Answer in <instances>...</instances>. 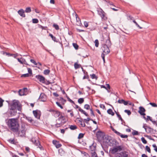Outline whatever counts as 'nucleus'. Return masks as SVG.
Instances as JSON below:
<instances>
[{
    "label": "nucleus",
    "mask_w": 157,
    "mask_h": 157,
    "mask_svg": "<svg viewBox=\"0 0 157 157\" xmlns=\"http://www.w3.org/2000/svg\"><path fill=\"white\" fill-rule=\"evenodd\" d=\"M109 47L106 46V45L102 44L101 47L103 53H105V54L107 55L110 52V50L109 49Z\"/></svg>",
    "instance_id": "7"
},
{
    "label": "nucleus",
    "mask_w": 157,
    "mask_h": 157,
    "mask_svg": "<svg viewBox=\"0 0 157 157\" xmlns=\"http://www.w3.org/2000/svg\"><path fill=\"white\" fill-rule=\"evenodd\" d=\"M143 118L147 122V121L149 120L150 121H151V120L152 119V118L149 116H147V118H146V117L145 116H143Z\"/></svg>",
    "instance_id": "27"
},
{
    "label": "nucleus",
    "mask_w": 157,
    "mask_h": 157,
    "mask_svg": "<svg viewBox=\"0 0 157 157\" xmlns=\"http://www.w3.org/2000/svg\"><path fill=\"white\" fill-rule=\"evenodd\" d=\"M111 138H112V137L111 136L107 135H105L102 141H103V143L105 142V143L108 144L109 141H111Z\"/></svg>",
    "instance_id": "8"
},
{
    "label": "nucleus",
    "mask_w": 157,
    "mask_h": 157,
    "mask_svg": "<svg viewBox=\"0 0 157 157\" xmlns=\"http://www.w3.org/2000/svg\"><path fill=\"white\" fill-rule=\"evenodd\" d=\"M74 67L75 69H77L78 68V64L77 62H76L74 64Z\"/></svg>",
    "instance_id": "63"
},
{
    "label": "nucleus",
    "mask_w": 157,
    "mask_h": 157,
    "mask_svg": "<svg viewBox=\"0 0 157 157\" xmlns=\"http://www.w3.org/2000/svg\"><path fill=\"white\" fill-rule=\"evenodd\" d=\"M117 117L118 118L119 120H120L121 121V124H123L124 126H126L128 127V125H126L125 124V121H124V120L122 118L121 115L120 114H117Z\"/></svg>",
    "instance_id": "21"
},
{
    "label": "nucleus",
    "mask_w": 157,
    "mask_h": 157,
    "mask_svg": "<svg viewBox=\"0 0 157 157\" xmlns=\"http://www.w3.org/2000/svg\"><path fill=\"white\" fill-rule=\"evenodd\" d=\"M90 150L91 152H96V145H94V143H93V144L90 146Z\"/></svg>",
    "instance_id": "20"
},
{
    "label": "nucleus",
    "mask_w": 157,
    "mask_h": 157,
    "mask_svg": "<svg viewBox=\"0 0 157 157\" xmlns=\"http://www.w3.org/2000/svg\"><path fill=\"white\" fill-rule=\"evenodd\" d=\"M94 43L95 44V46L96 47H98V45H99V42H98V40L97 39H96V40H95Z\"/></svg>",
    "instance_id": "46"
},
{
    "label": "nucleus",
    "mask_w": 157,
    "mask_h": 157,
    "mask_svg": "<svg viewBox=\"0 0 157 157\" xmlns=\"http://www.w3.org/2000/svg\"><path fill=\"white\" fill-rule=\"evenodd\" d=\"M32 22L33 23L36 24L38 23L39 21L37 19L33 18L32 19Z\"/></svg>",
    "instance_id": "43"
},
{
    "label": "nucleus",
    "mask_w": 157,
    "mask_h": 157,
    "mask_svg": "<svg viewBox=\"0 0 157 157\" xmlns=\"http://www.w3.org/2000/svg\"><path fill=\"white\" fill-rule=\"evenodd\" d=\"M84 108L87 110L90 109V106L88 104H85L84 106Z\"/></svg>",
    "instance_id": "52"
},
{
    "label": "nucleus",
    "mask_w": 157,
    "mask_h": 157,
    "mask_svg": "<svg viewBox=\"0 0 157 157\" xmlns=\"http://www.w3.org/2000/svg\"><path fill=\"white\" fill-rule=\"evenodd\" d=\"M111 128L112 130L116 134L118 133V132L116 130H115L112 126H111Z\"/></svg>",
    "instance_id": "58"
},
{
    "label": "nucleus",
    "mask_w": 157,
    "mask_h": 157,
    "mask_svg": "<svg viewBox=\"0 0 157 157\" xmlns=\"http://www.w3.org/2000/svg\"><path fill=\"white\" fill-rule=\"evenodd\" d=\"M70 128L72 130H74L77 128V127L75 125H71L70 127Z\"/></svg>",
    "instance_id": "41"
},
{
    "label": "nucleus",
    "mask_w": 157,
    "mask_h": 157,
    "mask_svg": "<svg viewBox=\"0 0 157 157\" xmlns=\"http://www.w3.org/2000/svg\"><path fill=\"white\" fill-rule=\"evenodd\" d=\"M39 99L41 101H46L45 95L43 93H41Z\"/></svg>",
    "instance_id": "18"
},
{
    "label": "nucleus",
    "mask_w": 157,
    "mask_h": 157,
    "mask_svg": "<svg viewBox=\"0 0 157 157\" xmlns=\"http://www.w3.org/2000/svg\"><path fill=\"white\" fill-rule=\"evenodd\" d=\"M117 135L120 136L122 138H127L128 137V136L127 135L123 134L119 132H118Z\"/></svg>",
    "instance_id": "23"
},
{
    "label": "nucleus",
    "mask_w": 157,
    "mask_h": 157,
    "mask_svg": "<svg viewBox=\"0 0 157 157\" xmlns=\"http://www.w3.org/2000/svg\"><path fill=\"white\" fill-rule=\"evenodd\" d=\"M141 140L142 141V142L144 144H146L147 143V141H146V140L145 139L144 137H142L141 138Z\"/></svg>",
    "instance_id": "49"
},
{
    "label": "nucleus",
    "mask_w": 157,
    "mask_h": 157,
    "mask_svg": "<svg viewBox=\"0 0 157 157\" xmlns=\"http://www.w3.org/2000/svg\"><path fill=\"white\" fill-rule=\"evenodd\" d=\"M128 155L127 154L125 151H124L117 154L115 157H127Z\"/></svg>",
    "instance_id": "12"
},
{
    "label": "nucleus",
    "mask_w": 157,
    "mask_h": 157,
    "mask_svg": "<svg viewBox=\"0 0 157 157\" xmlns=\"http://www.w3.org/2000/svg\"><path fill=\"white\" fill-rule=\"evenodd\" d=\"M106 13L105 12L100 17H101V20L102 21H106L107 19V17L106 16Z\"/></svg>",
    "instance_id": "22"
},
{
    "label": "nucleus",
    "mask_w": 157,
    "mask_h": 157,
    "mask_svg": "<svg viewBox=\"0 0 157 157\" xmlns=\"http://www.w3.org/2000/svg\"><path fill=\"white\" fill-rule=\"evenodd\" d=\"M73 45L74 48H75V49L76 50H77L78 49V46L76 43H73Z\"/></svg>",
    "instance_id": "47"
},
{
    "label": "nucleus",
    "mask_w": 157,
    "mask_h": 157,
    "mask_svg": "<svg viewBox=\"0 0 157 157\" xmlns=\"http://www.w3.org/2000/svg\"><path fill=\"white\" fill-rule=\"evenodd\" d=\"M8 141L11 144H15V140L14 139H10L8 140Z\"/></svg>",
    "instance_id": "45"
},
{
    "label": "nucleus",
    "mask_w": 157,
    "mask_h": 157,
    "mask_svg": "<svg viewBox=\"0 0 157 157\" xmlns=\"http://www.w3.org/2000/svg\"><path fill=\"white\" fill-rule=\"evenodd\" d=\"M10 108L14 109H17V107H18V110H20L21 107L19 104V101H18L14 100L13 101V103L10 105Z\"/></svg>",
    "instance_id": "5"
},
{
    "label": "nucleus",
    "mask_w": 157,
    "mask_h": 157,
    "mask_svg": "<svg viewBox=\"0 0 157 157\" xmlns=\"http://www.w3.org/2000/svg\"><path fill=\"white\" fill-rule=\"evenodd\" d=\"M85 133H79V139L83 137Z\"/></svg>",
    "instance_id": "64"
},
{
    "label": "nucleus",
    "mask_w": 157,
    "mask_h": 157,
    "mask_svg": "<svg viewBox=\"0 0 157 157\" xmlns=\"http://www.w3.org/2000/svg\"><path fill=\"white\" fill-rule=\"evenodd\" d=\"M98 14L100 16L104 13L105 12L102 9L100 8L98 10Z\"/></svg>",
    "instance_id": "24"
},
{
    "label": "nucleus",
    "mask_w": 157,
    "mask_h": 157,
    "mask_svg": "<svg viewBox=\"0 0 157 157\" xmlns=\"http://www.w3.org/2000/svg\"><path fill=\"white\" fill-rule=\"evenodd\" d=\"M53 27L56 30H58L59 29V26L57 24H54L53 25Z\"/></svg>",
    "instance_id": "48"
},
{
    "label": "nucleus",
    "mask_w": 157,
    "mask_h": 157,
    "mask_svg": "<svg viewBox=\"0 0 157 157\" xmlns=\"http://www.w3.org/2000/svg\"><path fill=\"white\" fill-rule=\"evenodd\" d=\"M122 150V148L121 146L115 147L112 150L111 153L114 154L117 152L118 151H121Z\"/></svg>",
    "instance_id": "9"
},
{
    "label": "nucleus",
    "mask_w": 157,
    "mask_h": 157,
    "mask_svg": "<svg viewBox=\"0 0 157 157\" xmlns=\"http://www.w3.org/2000/svg\"><path fill=\"white\" fill-rule=\"evenodd\" d=\"M124 112L126 113L128 115H131V113L130 110L125 109L124 110Z\"/></svg>",
    "instance_id": "50"
},
{
    "label": "nucleus",
    "mask_w": 157,
    "mask_h": 157,
    "mask_svg": "<svg viewBox=\"0 0 157 157\" xmlns=\"http://www.w3.org/2000/svg\"><path fill=\"white\" fill-rule=\"evenodd\" d=\"M52 143L55 146L56 148H59L62 146V145L59 143V141L56 140H53L52 141Z\"/></svg>",
    "instance_id": "14"
},
{
    "label": "nucleus",
    "mask_w": 157,
    "mask_h": 157,
    "mask_svg": "<svg viewBox=\"0 0 157 157\" xmlns=\"http://www.w3.org/2000/svg\"><path fill=\"white\" fill-rule=\"evenodd\" d=\"M25 118L26 120H27L30 123H32L33 121V120L32 119L31 117H25Z\"/></svg>",
    "instance_id": "36"
},
{
    "label": "nucleus",
    "mask_w": 157,
    "mask_h": 157,
    "mask_svg": "<svg viewBox=\"0 0 157 157\" xmlns=\"http://www.w3.org/2000/svg\"><path fill=\"white\" fill-rule=\"evenodd\" d=\"M106 2L108 3L109 5L110 6H114L115 7H116L117 8H118V7L116 6H115L114 5L113 3L111 1H106Z\"/></svg>",
    "instance_id": "38"
},
{
    "label": "nucleus",
    "mask_w": 157,
    "mask_h": 157,
    "mask_svg": "<svg viewBox=\"0 0 157 157\" xmlns=\"http://www.w3.org/2000/svg\"><path fill=\"white\" fill-rule=\"evenodd\" d=\"M6 123L9 128L12 132H17L18 131L20 126L17 118L10 119Z\"/></svg>",
    "instance_id": "1"
},
{
    "label": "nucleus",
    "mask_w": 157,
    "mask_h": 157,
    "mask_svg": "<svg viewBox=\"0 0 157 157\" xmlns=\"http://www.w3.org/2000/svg\"><path fill=\"white\" fill-rule=\"evenodd\" d=\"M18 13L21 17H25V11L23 9H21L18 11Z\"/></svg>",
    "instance_id": "16"
},
{
    "label": "nucleus",
    "mask_w": 157,
    "mask_h": 157,
    "mask_svg": "<svg viewBox=\"0 0 157 157\" xmlns=\"http://www.w3.org/2000/svg\"><path fill=\"white\" fill-rule=\"evenodd\" d=\"M88 29L90 31H92L95 30L96 28L95 26L89 27Z\"/></svg>",
    "instance_id": "53"
},
{
    "label": "nucleus",
    "mask_w": 157,
    "mask_h": 157,
    "mask_svg": "<svg viewBox=\"0 0 157 157\" xmlns=\"http://www.w3.org/2000/svg\"><path fill=\"white\" fill-rule=\"evenodd\" d=\"M149 104L153 107H156L157 106V104L155 103L154 102H150L149 103Z\"/></svg>",
    "instance_id": "59"
},
{
    "label": "nucleus",
    "mask_w": 157,
    "mask_h": 157,
    "mask_svg": "<svg viewBox=\"0 0 157 157\" xmlns=\"http://www.w3.org/2000/svg\"><path fill=\"white\" fill-rule=\"evenodd\" d=\"M32 140L34 144L36 146H38V145L40 146V144L38 140H34V141L33 140Z\"/></svg>",
    "instance_id": "30"
},
{
    "label": "nucleus",
    "mask_w": 157,
    "mask_h": 157,
    "mask_svg": "<svg viewBox=\"0 0 157 157\" xmlns=\"http://www.w3.org/2000/svg\"><path fill=\"white\" fill-rule=\"evenodd\" d=\"M143 128L145 129L146 132L147 133L155 134L157 132L156 130H154L150 126H147L146 124H143Z\"/></svg>",
    "instance_id": "3"
},
{
    "label": "nucleus",
    "mask_w": 157,
    "mask_h": 157,
    "mask_svg": "<svg viewBox=\"0 0 157 157\" xmlns=\"http://www.w3.org/2000/svg\"><path fill=\"white\" fill-rule=\"evenodd\" d=\"M132 134L133 136L138 135H139V134L137 131L134 130L132 132Z\"/></svg>",
    "instance_id": "35"
},
{
    "label": "nucleus",
    "mask_w": 157,
    "mask_h": 157,
    "mask_svg": "<svg viewBox=\"0 0 157 157\" xmlns=\"http://www.w3.org/2000/svg\"><path fill=\"white\" fill-rule=\"evenodd\" d=\"M58 152L59 155L61 156L63 155L64 153V151L62 149H59L58 150Z\"/></svg>",
    "instance_id": "33"
},
{
    "label": "nucleus",
    "mask_w": 157,
    "mask_h": 157,
    "mask_svg": "<svg viewBox=\"0 0 157 157\" xmlns=\"http://www.w3.org/2000/svg\"><path fill=\"white\" fill-rule=\"evenodd\" d=\"M84 155V156H86V157H90V155H89V154L84 151L83 152V153H82V152H81Z\"/></svg>",
    "instance_id": "60"
},
{
    "label": "nucleus",
    "mask_w": 157,
    "mask_h": 157,
    "mask_svg": "<svg viewBox=\"0 0 157 157\" xmlns=\"http://www.w3.org/2000/svg\"><path fill=\"white\" fill-rule=\"evenodd\" d=\"M50 70L48 69L45 70L44 71V74L46 75H48L50 73Z\"/></svg>",
    "instance_id": "40"
},
{
    "label": "nucleus",
    "mask_w": 157,
    "mask_h": 157,
    "mask_svg": "<svg viewBox=\"0 0 157 157\" xmlns=\"http://www.w3.org/2000/svg\"><path fill=\"white\" fill-rule=\"evenodd\" d=\"M4 101V100L0 98V107H2L3 106V103Z\"/></svg>",
    "instance_id": "54"
},
{
    "label": "nucleus",
    "mask_w": 157,
    "mask_h": 157,
    "mask_svg": "<svg viewBox=\"0 0 157 157\" xmlns=\"http://www.w3.org/2000/svg\"><path fill=\"white\" fill-rule=\"evenodd\" d=\"M17 60L19 62L22 64H23L24 62H25V59L22 58H21L20 59L18 58Z\"/></svg>",
    "instance_id": "31"
},
{
    "label": "nucleus",
    "mask_w": 157,
    "mask_h": 157,
    "mask_svg": "<svg viewBox=\"0 0 157 157\" xmlns=\"http://www.w3.org/2000/svg\"><path fill=\"white\" fill-rule=\"evenodd\" d=\"M145 111L146 110L144 107L141 106L139 107L138 112L141 115L143 116H145L146 115V114L145 113Z\"/></svg>",
    "instance_id": "10"
},
{
    "label": "nucleus",
    "mask_w": 157,
    "mask_h": 157,
    "mask_svg": "<svg viewBox=\"0 0 157 157\" xmlns=\"http://www.w3.org/2000/svg\"><path fill=\"white\" fill-rule=\"evenodd\" d=\"M105 54L103 53H102L101 55V57L104 63L105 62Z\"/></svg>",
    "instance_id": "61"
},
{
    "label": "nucleus",
    "mask_w": 157,
    "mask_h": 157,
    "mask_svg": "<svg viewBox=\"0 0 157 157\" xmlns=\"http://www.w3.org/2000/svg\"><path fill=\"white\" fill-rule=\"evenodd\" d=\"M66 97L68 100V101L72 103V104H75V102L72 100L70 99V98L67 96V94H66Z\"/></svg>",
    "instance_id": "42"
},
{
    "label": "nucleus",
    "mask_w": 157,
    "mask_h": 157,
    "mask_svg": "<svg viewBox=\"0 0 157 157\" xmlns=\"http://www.w3.org/2000/svg\"><path fill=\"white\" fill-rule=\"evenodd\" d=\"M33 113L36 118L40 119V111L38 110H33Z\"/></svg>",
    "instance_id": "11"
},
{
    "label": "nucleus",
    "mask_w": 157,
    "mask_h": 157,
    "mask_svg": "<svg viewBox=\"0 0 157 157\" xmlns=\"http://www.w3.org/2000/svg\"><path fill=\"white\" fill-rule=\"evenodd\" d=\"M54 113L57 117H59L60 115V112L56 110Z\"/></svg>",
    "instance_id": "56"
},
{
    "label": "nucleus",
    "mask_w": 157,
    "mask_h": 157,
    "mask_svg": "<svg viewBox=\"0 0 157 157\" xmlns=\"http://www.w3.org/2000/svg\"><path fill=\"white\" fill-rule=\"evenodd\" d=\"M64 117L62 115H61L60 117H59L58 119V120L59 121H62V120H64Z\"/></svg>",
    "instance_id": "51"
},
{
    "label": "nucleus",
    "mask_w": 157,
    "mask_h": 157,
    "mask_svg": "<svg viewBox=\"0 0 157 157\" xmlns=\"http://www.w3.org/2000/svg\"><path fill=\"white\" fill-rule=\"evenodd\" d=\"M145 150L149 153H151V150L150 148L148 146H146L145 147Z\"/></svg>",
    "instance_id": "44"
},
{
    "label": "nucleus",
    "mask_w": 157,
    "mask_h": 157,
    "mask_svg": "<svg viewBox=\"0 0 157 157\" xmlns=\"http://www.w3.org/2000/svg\"><path fill=\"white\" fill-rule=\"evenodd\" d=\"M49 36L51 37L52 40L56 42H58V41L56 40V37L54 36L52 34L50 33Z\"/></svg>",
    "instance_id": "29"
},
{
    "label": "nucleus",
    "mask_w": 157,
    "mask_h": 157,
    "mask_svg": "<svg viewBox=\"0 0 157 157\" xmlns=\"http://www.w3.org/2000/svg\"><path fill=\"white\" fill-rule=\"evenodd\" d=\"M79 119H80L81 120H79V122L81 123L80 124L82 127H85V124L84 122H83V124L82 123V122L81 120H82V119L81 117L80 116H79Z\"/></svg>",
    "instance_id": "34"
},
{
    "label": "nucleus",
    "mask_w": 157,
    "mask_h": 157,
    "mask_svg": "<svg viewBox=\"0 0 157 157\" xmlns=\"http://www.w3.org/2000/svg\"><path fill=\"white\" fill-rule=\"evenodd\" d=\"M57 105L61 109H62L63 108V106L60 104V103L58 102H56Z\"/></svg>",
    "instance_id": "62"
},
{
    "label": "nucleus",
    "mask_w": 157,
    "mask_h": 157,
    "mask_svg": "<svg viewBox=\"0 0 157 157\" xmlns=\"http://www.w3.org/2000/svg\"><path fill=\"white\" fill-rule=\"evenodd\" d=\"M91 157H94L96 156V155H97L95 151L91 152Z\"/></svg>",
    "instance_id": "55"
},
{
    "label": "nucleus",
    "mask_w": 157,
    "mask_h": 157,
    "mask_svg": "<svg viewBox=\"0 0 157 157\" xmlns=\"http://www.w3.org/2000/svg\"><path fill=\"white\" fill-rule=\"evenodd\" d=\"M27 89L26 88H24L22 89H20L18 91L19 94L21 96H23L25 95V90H27Z\"/></svg>",
    "instance_id": "15"
},
{
    "label": "nucleus",
    "mask_w": 157,
    "mask_h": 157,
    "mask_svg": "<svg viewBox=\"0 0 157 157\" xmlns=\"http://www.w3.org/2000/svg\"><path fill=\"white\" fill-rule=\"evenodd\" d=\"M79 111H80L81 113L83 114L86 116H88V115L85 111L82 109L80 107H79Z\"/></svg>",
    "instance_id": "25"
},
{
    "label": "nucleus",
    "mask_w": 157,
    "mask_h": 157,
    "mask_svg": "<svg viewBox=\"0 0 157 157\" xmlns=\"http://www.w3.org/2000/svg\"><path fill=\"white\" fill-rule=\"evenodd\" d=\"M59 100L61 101V103L62 105H64L66 102V100L64 99L62 97L60 98Z\"/></svg>",
    "instance_id": "28"
},
{
    "label": "nucleus",
    "mask_w": 157,
    "mask_h": 157,
    "mask_svg": "<svg viewBox=\"0 0 157 157\" xmlns=\"http://www.w3.org/2000/svg\"><path fill=\"white\" fill-rule=\"evenodd\" d=\"M26 128L25 125H21L20 130L18 128V131L17 132H14L17 136H20L21 137L25 136V135Z\"/></svg>",
    "instance_id": "2"
},
{
    "label": "nucleus",
    "mask_w": 157,
    "mask_h": 157,
    "mask_svg": "<svg viewBox=\"0 0 157 157\" xmlns=\"http://www.w3.org/2000/svg\"><path fill=\"white\" fill-rule=\"evenodd\" d=\"M84 101V98H79V104H81Z\"/></svg>",
    "instance_id": "57"
},
{
    "label": "nucleus",
    "mask_w": 157,
    "mask_h": 157,
    "mask_svg": "<svg viewBox=\"0 0 157 157\" xmlns=\"http://www.w3.org/2000/svg\"><path fill=\"white\" fill-rule=\"evenodd\" d=\"M110 140L111 141L109 142V145L110 146H113L114 145H115L116 140L115 139H112V138H110Z\"/></svg>",
    "instance_id": "19"
},
{
    "label": "nucleus",
    "mask_w": 157,
    "mask_h": 157,
    "mask_svg": "<svg viewBox=\"0 0 157 157\" xmlns=\"http://www.w3.org/2000/svg\"><path fill=\"white\" fill-rule=\"evenodd\" d=\"M17 113V109L11 108L8 110L6 114L9 117H11L15 116Z\"/></svg>",
    "instance_id": "6"
},
{
    "label": "nucleus",
    "mask_w": 157,
    "mask_h": 157,
    "mask_svg": "<svg viewBox=\"0 0 157 157\" xmlns=\"http://www.w3.org/2000/svg\"><path fill=\"white\" fill-rule=\"evenodd\" d=\"M107 113L111 115L112 116H114V113L112 109H109L107 110Z\"/></svg>",
    "instance_id": "26"
},
{
    "label": "nucleus",
    "mask_w": 157,
    "mask_h": 157,
    "mask_svg": "<svg viewBox=\"0 0 157 157\" xmlns=\"http://www.w3.org/2000/svg\"><path fill=\"white\" fill-rule=\"evenodd\" d=\"M112 43H111L110 38L109 36L108 39L106 40L105 43L103 44L104 45H106V46L110 47L112 45Z\"/></svg>",
    "instance_id": "17"
},
{
    "label": "nucleus",
    "mask_w": 157,
    "mask_h": 157,
    "mask_svg": "<svg viewBox=\"0 0 157 157\" xmlns=\"http://www.w3.org/2000/svg\"><path fill=\"white\" fill-rule=\"evenodd\" d=\"M63 123H64V122H63V121H62L59 123H56L55 125V127L57 128L60 127L62 125Z\"/></svg>",
    "instance_id": "32"
},
{
    "label": "nucleus",
    "mask_w": 157,
    "mask_h": 157,
    "mask_svg": "<svg viewBox=\"0 0 157 157\" xmlns=\"http://www.w3.org/2000/svg\"><path fill=\"white\" fill-rule=\"evenodd\" d=\"M105 135V134L104 132L100 130L98 131L96 133L97 138L98 141L100 142H102Z\"/></svg>",
    "instance_id": "4"
},
{
    "label": "nucleus",
    "mask_w": 157,
    "mask_h": 157,
    "mask_svg": "<svg viewBox=\"0 0 157 157\" xmlns=\"http://www.w3.org/2000/svg\"><path fill=\"white\" fill-rule=\"evenodd\" d=\"M36 78L38 80H39L40 82L43 83H45V78L43 76L40 75H36Z\"/></svg>",
    "instance_id": "13"
},
{
    "label": "nucleus",
    "mask_w": 157,
    "mask_h": 157,
    "mask_svg": "<svg viewBox=\"0 0 157 157\" xmlns=\"http://www.w3.org/2000/svg\"><path fill=\"white\" fill-rule=\"evenodd\" d=\"M90 75L92 79H95L97 80L98 78L97 76H96L95 74H90Z\"/></svg>",
    "instance_id": "37"
},
{
    "label": "nucleus",
    "mask_w": 157,
    "mask_h": 157,
    "mask_svg": "<svg viewBox=\"0 0 157 157\" xmlns=\"http://www.w3.org/2000/svg\"><path fill=\"white\" fill-rule=\"evenodd\" d=\"M25 11L26 13H29L31 11V8L30 7H28L26 8Z\"/></svg>",
    "instance_id": "39"
}]
</instances>
